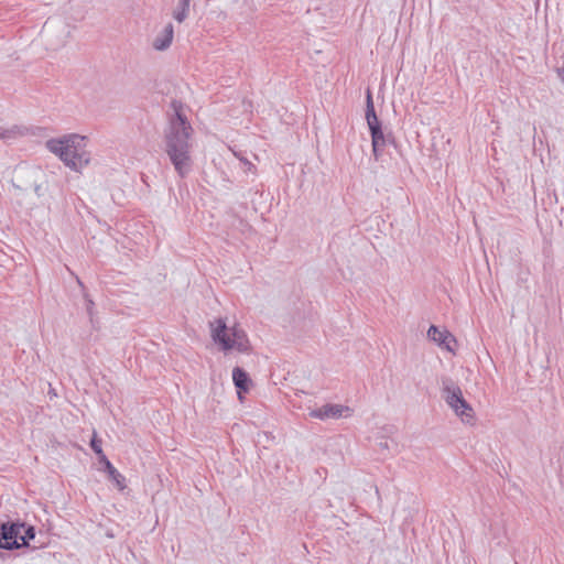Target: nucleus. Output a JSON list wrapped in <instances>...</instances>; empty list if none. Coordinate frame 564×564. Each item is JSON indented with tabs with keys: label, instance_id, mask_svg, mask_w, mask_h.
<instances>
[{
	"label": "nucleus",
	"instance_id": "1",
	"mask_svg": "<svg viewBox=\"0 0 564 564\" xmlns=\"http://www.w3.org/2000/svg\"><path fill=\"white\" fill-rule=\"evenodd\" d=\"M174 113L170 117L164 131L165 153L175 172L182 178L193 170L191 138L193 128L183 113L182 105L172 102Z\"/></svg>",
	"mask_w": 564,
	"mask_h": 564
},
{
	"label": "nucleus",
	"instance_id": "3",
	"mask_svg": "<svg viewBox=\"0 0 564 564\" xmlns=\"http://www.w3.org/2000/svg\"><path fill=\"white\" fill-rule=\"evenodd\" d=\"M210 336L221 350L248 354L251 345L246 332L238 325L228 326L223 318L209 323Z\"/></svg>",
	"mask_w": 564,
	"mask_h": 564
},
{
	"label": "nucleus",
	"instance_id": "15",
	"mask_svg": "<svg viewBox=\"0 0 564 564\" xmlns=\"http://www.w3.org/2000/svg\"><path fill=\"white\" fill-rule=\"evenodd\" d=\"M189 2L191 0H181L177 7L173 11V18L182 23L187 17L189 12Z\"/></svg>",
	"mask_w": 564,
	"mask_h": 564
},
{
	"label": "nucleus",
	"instance_id": "19",
	"mask_svg": "<svg viewBox=\"0 0 564 564\" xmlns=\"http://www.w3.org/2000/svg\"><path fill=\"white\" fill-rule=\"evenodd\" d=\"M85 302H86L85 303L86 312L89 316L90 323H94L95 315H96L95 303L93 302L91 299L88 297L87 294H85Z\"/></svg>",
	"mask_w": 564,
	"mask_h": 564
},
{
	"label": "nucleus",
	"instance_id": "12",
	"mask_svg": "<svg viewBox=\"0 0 564 564\" xmlns=\"http://www.w3.org/2000/svg\"><path fill=\"white\" fill-rule=\"evenodd\" d=\"M105 464V468L109 475V478L115 482L119 490H123L126 488V479L124 477L112 466V464L107 459L106 456H102V462Z\"/></svg>",
	"mask_w": 564,
	"mask_h": 564
},
{
	"label": "nucleus",
	"instance_id": "6",
	"mask_svg": "<svg viewBox=\"0 0 564 564\" xmlns=\"http://www.w3.org/2000/svg\"><path fill=\"white\" fill-rule=\"evenodd\" d=\"M73 26L63 19H50L42 30V41L48 51L65 47L72 35Z\"/></svg>",
	"mask_w": 564,
	"mask_h": 564
},
{
	"label": "nucleus",
	"instance_id": "22",
	"mask_svg": "<svg viewBox=\"0 0 564 564\" xmlns=\"http://www.w3.org/2000/svg\"><path fill=\"white\" fill-rule=\"evenodd\" d=\"M558 78L562 83H564V68L557 70Z\"/></svg>",
	"mask_w": 564,
	"mask_h": 564
},
{
	"label": "nucleus",
	"instance_id": "2",
	"mask_svg": "<svg viewBox=\"0 0 564 564\" xmlns=\"http://www.w3.org/2000/svg\"><path fill=\"white\" fill-rule=\"evenodd\" d=\"M86 138L79 134H68L58 139L46 141V148L50 152L57 155L66 166L73 171H80L89 161V153L85 150Z\"/></svg>",
	"mask_w": 564,
	"mask_h": 564
},
{
	"label": "nucleus",
	"instance_id": "18",
	"mask_svg": "<svg viewBox=\"0 0 564 564\" xmlns=\"http://www.w3.org/2000/svg\"><path fill=\"white\" fill-rule=\"evenodd\" d=\"M22 531H23V533L21 535V542H20L21 546L22 545H28L29 541L33 540L35 538V530H34L33 527H28L26 528L24 525V530H22Z\"/></svg>",
	"mask_w": 564,
	"mask_h": 564
},
{
	"label": "nucleus",
	"instance_id": "16",
	"mask_svg": "<svg viewBox=\"0 0 564 564\" xmlns=\"http://www.w3.org/2000/svg\"><path fill=\"white\" fill-rule=\"evenodd\" d=\"M447 330H441L436 326L432 325L427 330V337L435 341L437 345L442 341L444 335H446Z\"/></svg>",
	"mask_w": 564,
	"mask_h": 564
},
{
	"label": "nucleus",
	"instance_id": "7",
	"mask_svg": "<svg viewBox=\"0 0 564 564\" xmlns=\"http://www.w3.org/2000/svg\"><path fill=\"white\" fill-rule=\"evenodd\" d=\"M351 414L352 410L343 404H325L310 411V416L319 420L349 417Z\"/></svg>",
	"mask_w": 564,
	"mask_h": 564
},
{
	"label": "nucleus",
	"instance_id": "20",
	"mask_svg": "<svg viewBox=\"0 0 564 564\" xmlns=\"http://www.w3.org/2000/svg\"><path fill=\"white\" fill-rule=\"evenodd\" d=\"M90 446H91L93 451L97 455H99L100 462H102V456H105V454L101 448V442L99 440H97L96 437H94L90 442Z\"/></svg>",
	"mask_w": 564,
	"mask_h": 564
},
{
	"label": "nucleus",
	"instance_id": "10",
	"mask_svg": "<svg viewBox=\"0 0 564 564\" xmlns=\"http://www.w3.org/2000/svg\"><path fill=\"white\" fill-rule=\"evenodd\" d=\"M232 381L235 387L238 389V398L241 401L243 399L242 393L250 390L252 381L249 375L240 367L232 369Z\"/></svg>",
	"mask_w": 564,
	"mask_h": 564
},
{
	"label": "nucleus",
	"instance_id": "14",
	"mask_svg": "<svg viewBox=\"0 0 564 564\" xmlns=\"http://www.w3.org/2000/svg\"><path fill=\"white\" fill-rule=\"evenodd\" d=\"M26 129L12 126L10 128L0 127V139L3 141H11L25 134Z\"/></svg>",
	"mask_w": 564,
	"mask_h": 564
},
{
	"label": "nucleus",
	"instance_id": "17",
	"mask_svg": "<svg viewBox=\"0 0 564 564\" xmlns=\"http://www.w3.org/2000/svg\"><path fill=\"white\" fill-rule=\"evenodd\" d=\"M455 345H456L455 337L451 333L447 332L446 335H444V337L438 346H441L442 348H445L447 351L454 352Z\"/></svg>",
	"mask_w": 564,
	"mask_h": 564
},
{
	"label": "nucleus",
	"instance_id": "13",
	"mask_svg": "<svg viewBox=\"0 0 564 564\" xmlns=\"http://www.w3.org/2000/svg\"><path fill=\"white\" fill-rule=\"evenodd\" d=\"M371 143L375 160L378 161L381 155L382 148L386 145L382 129L378 131L375 129L373 132H371Z\"/></svg>",
	"mask_w": 564,
	"mask_h": 564
},
{
	"label": "nucleus",
	"instance_id": "4",
	"mask_svg": "<svg viewBox=\"0 0 564 564\" xmlns=\"http://www.w3.org/2000/svg\"><path fill=\"white\" fill-rule=\"evenodd\" d=\"M442 398L455 415L464 423L474 425L476 422L475 411L466 401L459 386L448 377L441 380Z\"/></svg>",
	"mask_w": 564,
	"mask_h": 564
},
{
	"label": "nucleus",
	"instance_id": "5",
	"mask_svg": "<svg viewBox=\"0 0 564 564\" xmlns=\"http://www.w3.org/2000/svg\"><path fill=\"white\" fill-rule=\"evenodd\" d=\"M13 185L21 191H33L41 197L47 189V180L41 167L21 165L14 172Z\"/></svg>",
	"mask_w": 564,
	"mask_h": 564
},
{
	"label": "nucleus",
	"instance_id": "9",
	"mask_svg": "<svg viewBox=\"0 0 564 564\" xmlns=\"http://www.w3.org/2000/svg\"><path fill=\"white\" fill-rule=\"evenodd\" d=\"M173 37H174V28H173V24L172 23H167L162 31H160L155 37L153 39V42H152V47L155 50V51H159V52H163V51H166L172 42H173Z\"/></svg>",
	"mask_w": 564,
	"mask_h": 564
},
{
	"label": "nucleus",
	"instance_id": "8",
	"mask_svg": "<svg viewBox=\"0 0 564 564\" xmlns=\"http://www.w3.org/2000/svg\"><path fill=\"white\" fill-rule=\"evenodd\" d=\"M24 530L23 523H14L10 527L2 525V539L4 543L0 542V547L6 550L19 549L21 546V535Z\"/></svg>",
	"mask_w": 564,
	"mask_h": 564
},
{
	"label": "nucleus",
	"instance_id": "21",
	"mask_svg": "<svg viewBox=\"0 0 564 564\" xmlns=\"http://www.w3.org/2000/svg\"><path fill=\"white\" fill-rule=\"evenodd\" d=\"M235 155L243 163V165L246 166V171L254 172L256 167H254V165L251 162H249L245 158L239 156L236 152H235Z\"/></svg>",
	"mask_w": 564,
	"mask_h": 564
},
{
	"label": "nucleus",
	"instance_id": "11",
	"mask_svg": "<svg viewBox=\"0 0 564 564\" xmlns=\"http://www.w3.org/2000/svg\"><path fill=\"white\" fill-rule=\"evenodd\" d=\"M366 120L370 132H373L375 129L377 131L381 130V124L376 115L371 91L369 89L367 90L366 96Z\"/></svg>",
	"mask_w": 564,
	"mask_h": 564
}]
</instances>
